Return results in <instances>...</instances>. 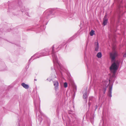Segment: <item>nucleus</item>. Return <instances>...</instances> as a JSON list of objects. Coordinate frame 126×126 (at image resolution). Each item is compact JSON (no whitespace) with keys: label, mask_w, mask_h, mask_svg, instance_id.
Masks as SVG:
<instances>
[{"label":"nucleus","mask_w":126,"mask_h":126,"mask_svg":"<svg viewBox=\"0 0 126 126\" xmlns=\"http://www.w3.org/2000/svg\"><path fill=\"white\" fill-rule=\"evenodd\" d=\"M120 64V61L117 60L111 64L110 68V70L111 72L113 74V76L116 70L118 69L119 67Z\"/></svg>","instance_id":"obj_2"},{"label":"nucleus","mask_w":126,"mask_h":126,"mask_svg":"<svg viewBox=\"0 0 126 126\" xmlns=\"http://www.w3.org/2000/svg\"><path fill=\"white\" fill-rule=\"evenodd\" d=\"M97 56L98 58H101L102 56V54L100 52H99L98 53L97 55Z\"/></svg>","instance_id":"obj_11"},{"label":"nucleus","mask_w":126,"mask_h":126,"mask_svg":"<svg viewBox=\"0 0 126 126\" xmlns=\"http://www.w3.org/2000/svg\"><path fill=\"white\" fill-rule=\"evenodd\" d=\"M72 38V37H71V38H70V39H71Z\"/></svg>","instance_id":"obj_21"},{"label":"nucleus","mask_w":126,"mask_h":126,"mask_svg":"<svg viewBox=\"0 0 126 126\" xmlns=\"http://www.w3.org/2000/svg\"><path fill=\"white\" fill-rule=\"evenodd\" d=\"M107 21L108 19L106 18V16L105 15L103 20V24L104 26H105L107 24Z\"/></svg>","instance_id":"obj_9"},{"label":"nucleus","mask_w":126,"mask_h":126,"mask_svg":"<svg viewBox=\"0 0 126 126\" xmlns=\"http://www.w3.org/2000/svg\"><path fill=\"white\" fill-rule=\"evenodd\" d=\"M87 97V96L86 94V92H85L83 94V98L84 99H86Z\"/></svg>","instance_id":"obj_12"},{"label":"nucleus","mask_w":126,"mask_h":126,"mask_svg":"<svg viewBox=\"0 0 126 126\" xmlns=\"http://www.w3.org/2000/svg\"><path fill=\"white\" fill-rule=\"evenodd\" d=\"M34 80H35V81H36V79H35Z\"/></svg>","instance_id":"obj_16"},{"label":"nucleus","mask_w":126,"mask_h":126,"mask_svg":"<svg viewBox=\"0 0 126 126\" xmlns=\"http://www.w3.org/2000/svg\"><path fill=\"white\" fill-rule=\"evenodd\" d=\"M99 47V43L98 41L95 42L94 44V48L95 51H98Z\"/></svg>","instance_id":"obj_8"},{"label":"nucleus","mask_w":126,"mask_h":126,"mask_svg":"<svg viewBox=\"0 0 126 126\" xmlns=\"http://www.w3.org/2000/svg\"><path fill=\"white\" fill-rule=\"evenodd\" d=\"M64 86L65 88H66L67 87V84L66 82L64 83Z\"/></svg>","instance_id":"obj_14"},{"label":"nucleus","mask_w":126,"mask_h":126,"mask_svg":"<svg viewBox=\"0 0 126 126\" xmlns=\"http://www.w3.org/2000/svg\"><path fill=\"white\" fill-rule=\"evenodd\" d=\"M52 80V79H51L50 80H49V81H51Z\"/></svg>","instance_id":"obj_17"},{"label":"nucleus","mask_w":126,"mask_h":126,"mask_svg":"<svg viewBox=\"0 0 126 126\" xmlns=\"http://www.w3.org/2000/svg\"><path fill=\"white\" fill-rule=\"evenodd\" d=\"M110 81V80H109V81Z\"/></svg>","instance_id":"obj_20"},{"label":"nucleus","mask_w":126,"mask_h":126,"mask_svg":"<svg viewBox=\"0 0 126 126\" xmlns=\"http://www.w3.org/2000/svg\"><path fill=\"white\" fill-rule=\"evenodd\" d=\"M112 85L109 86V91L108 93V96L110 97L112 96Z\"/></svg>","instance_id":"obj_6"},{"label":"nucleus","mask_w":126,"mask_h":126,"mask_svg":"<svg viewBox=\"0 0 126 126\" xmlns=\"http://www.w3.org/2000/svg\"><path fill=\"white\" fill-rule=\"evenodd\" d=\"M52 11L50 10H48L44 12L43 15L45 16L46 18H48V16L50 15Z\"/></svg>","instance_id":"obj_4"},{"label":"nucleus","mask_w":126,"mask_h":126,"mask_svg":"<svg viewBox=\"0 0 126 126\" xmlns=\"http://www.w3.org/2000/svg\"><path fill=\"white\" fill-rule=\"evenodd\" d=\"M55 45H53L50 49H45L42 51H40L35 54L30 58L29 61L32 59H34L40 57L48 55L51 54L53 57V61L54 63V68L55 70L56 67H57L58 68H61V65L59 62L55 54L54 48ZM56 46V45H55Z\"/></svg>","instance_id":"obj_1"},{"label":"nucleus","mask_w":126,"mask_h":126,"mask_svg":"<svg viewBox=\"0 0 126 126\" xmlns=\"http://www.w3.org/2000/svg\"><path fill=\"white\" fill-rule=\"evenodd\" d=\"M108 82L107 81H103V85L102 86L103 88H104L105 87V89L104 91H103L104 93V94L106 92V88H107V85H108Z\"/></svg>","instance_id":"obj_5"},{"label":"nucleus","mask_w":126,"mask_h":126,"mask_svg":"<svg viewBox=\"0 0 126 126\" xmlns=\"http://www.w3.org/2000/svg\"><path fill=\"white\" fill-rule=\"evenodd\" d=\"M21 85L26 89H28L29 87V86L28 85L24 83L21 84Z\"/></svg>","instance_id":"obj_10"},{"label":"nucleus","mask_w":126,"mask_h":126,"mask_svg":"<svg viewBox=\"0 0 126 126\" xmlns=\"http://www.w3.org/2000/svg\"><path fill=\"white\" fill-rule=\"evenodd\" d=\"M90 35L91 36H93L94 34V31L93 30H92L91 31L90 33Z\"/></svg>","instance_id":"obj_13"},{"label":"nucleus","mask_w":126,"mask_h":126,"mask_svg":"<svg viewBox=\"0 0 126 126\" xmlns=\"http://www.w3.org/2000/svg\"><path fill=\"white\" fill-rule=\"evenodd\" d=\"M97 106H96V109L97 108Z\"/></svg>","instance_id":"obj_19"},{"label":"nucleus","mask_w":126,"mask_h":126,"mask_svg":"<svg viewBox=\"0 0 126 126\" xmlns=\"http://www.w3.org/2000/svg\"><path fill=\"white\" fill-rule=\"evenodd\" d=\"M110 55L112 61V62L114 61L115 58L118 55V52L114 48H113V51L110 53Z\"/></svg>","instance_id":"obj_3"},{"label":"nucleus","mask_w":126,"mask_h":126,"mask_svg":"<svg viewBox=\"0 0 126 126\" xmlns=\"http://www.w3.org/2000/svg\"><path fill=\"white\" fill-rule=\"evenodd\" d=\"M124 57H126V52L123 56Z\"/></svg>","instance_id":"obj_15"},{"label":"nucleus","mask_w":126,"mask_h":126,"mask_svg":"<svg viewBox=\"0 0 126 126\" xmlns=\"http://www.w3.org/2000/svg\"><path fill=\"white\" fill-rule=\"evenodd\" d=\"M55 78H56V76H55Z\"/></svg>","instance_id":"obj_18"},{"label":"nucleus","mask_w":126,"mask_h":126,"mask_svg":"<svg viewBox=\"0 0 126 126\" xmlns=\"http://www.w3.org/2000/svg\"><path fill=\"white\" fill-rule=\"evenodd\" d=\"M47 80H48V79H47Z\"/></svg>","instance_id":"obj_22"},{"label":"nucleus","mask_w":126,"mask_h":126,"mask_svg":"<svg viewBox=\"0 0 126 126\" xmlns=\"http://www.w3.org/2000/svg\"><path fill=\"white\" fill-rule=\"evenodd\" d=\"M54 85V86L56 90L58 88L59 86V83L57 81H53Z\"/></svg>","instance_id":"obj_7"}]
</instances>
